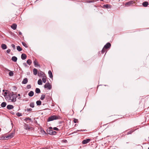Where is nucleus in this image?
<instances>
[{"label":"nucleus","instance_id":"1","mask_svg":"<svg viewBox=\"0 0 149 149\" xmlns=\"http://www.w3.org/2000/svg\"><path fill=\"white\" fill-rule=\"evenodd\" d=\"M8 96L9 98V100L11 101L15 102L16 101L17 95L15 94H14L13 92H12L10 94L8 95Z\"/></svg>","mask_w":149,"mask_h":149},{"label":"nucleus","instance_id":"2","mask_svg":"<svg viewBox=\"0 0 149 149\" xmlns=\"http://www.w3.org/2000/svg\"><path fill=\"white\" fill-rule=\"evenodd\" d=\"M61 117L59 116L52 115L49 117L47 119V121L49 122L54 120L61 119Z\"/></svg>","mask_w":149,"mask_h":149},{"label":"nucleus","instance_id":"3","mask_svg":"<svg viewBox=\"0 0 149 149\" xmlns=\"http://www.w3.org/2000/svg\"><path fill=\"white\" fill-rule=\"evenodd\" d=\"M47 133L51 135H55L56 134V132L53 131V128L52 127H50L47 129L46 130Z\"/></svg>","mask_w":149,"mask_h":149},{"label":"nucleus","instance_id":"4","mask_svg":"<svg viewBox=\"0 0 149 149\" xmlns=\"http://www.w3.org/2000/svg\"><path fill=\"white\" fill-rule=\"evenodd\" d=\"M130 130V129H128V130H127L124 131L123 133H122V134H123V135L124 134H125V135L131 134H132V133H133L135 131L134 130H131L130 131H129L127 132V133H126L127 131H129Z\"/></svg>","mask_w":149,"mask_h":149},{"label":"nucleus","instance_id":"5","mask_svg":"<svg viewBox=\"0 0 149 149\" xmlns=\"http://www.w3.org/2000/svg\"><path fill=\"white\" fill-rule=\"evenodd\" d=\"M24 128L26 130H33V127H30L28 124L26 123L24 124Z\"/></svg>","mask_w":149,"mask_h":149},{"label":"nucleus","instance_id":"6","mask_svg":"<svg viewBox=\"0 0 149 149\" xmlns=\"http://www.w3.org/2000/svg\"><path fill=\"white\" fill-rule=\"evenodd\" d=\"M44 87L45 88H47L49 90H50L52 88V86L50 85V83L49 82H47L45 84L44 86Z\"/></svg>","mask_w":149,"mask_h":149},{"label":"nucleus","instance_id":"7","mask_svg":"<svg viewBox=\"0 0 149 149\" xmlns=\"http://www.w3.org/2000/svg\"><path fill=\"white\" fill-rule=\"evenodd\" d=\"M38 75L39 77H43L46 76V75L45 73L41 71H40L38 72Z\"/></svg>","mask_w":149,"mask_h":149},{"label":"nucleus","instance_id":"8","mask_svg":"<svg viewBox=\"0 0 149 149\" xmlns=\"http://www.w3.org/2000/svg\"><path fill=\"white\" fill-rule=\"evenodd\" d=\"M147 99L146 97H140V100L141 101V102H140L139 104H140L141 102L142 103V104H144V103L145 102V100Z\"/></svg>","mask_w":149,"mask_h":149},{"label":"nucleus","instance_id":"9","mask_svg":"<svg viewBox=\"0 0 149 149\" xmlns=\"http://www.w3.org/2000/svg\"><path fill=\"white\" fill-rule=\"evenodd\" d=\"M14 134L13 133H11L8 135L6 136V139H10L12 138L14 136Z\"/></svg>","mask_w":149,"mask_h":149},{"label":"nucleus","instance_id":"10","mask_svg":"<svg viewBox=\"0 0 149 149\" xmlns=\"http://www.w3.org/2000/svg\"><path fill=\"white\" fill-rule=\"evenodd\" d=\"M91 140V139H86L83 140L82 142V144H86L88 143Z\"/></svg>","mask_w":149,"mask_h":149},{"label":"nucleus","instance_id":"11","mask_svg":"<svg viewBox=\"0 0 149 149\" xmlns=\"http://www.w3.org/2000/svg\"><path fill=\"white\" fill-rule=\"evenodd\" d=\"M33 63L36 67H40V64L38 63V61L36 59H35L33 61Z\"/></svg>","mask_w":149,"mask_h":149},{"label":"nucleus","instance_id":"12","mask_svg":"<svg viewBox=\"0 0 149 149\" xmlns=\"http://www.w3.org/2000/svg\"><path fill=\"white\" fill-rule=\"evenodd\" d=\"M111 47V44L109 42L107 43L104 46V48L108 49Z\"/></svg>","mask_w":149,"mask_h":149},{"label":"nucleus","instance_id":"13","mask_svg":"<svg viewBox=\"0 0 149 149\" xmlns=\"http://www.w3.org/2000/svg\"><path fill=\"white\" fill-rule=\"evenodd\" d=\"M133 1H130L128 2H127L125 4V6H130L132 5V4H133Z\"/></svg>","mask_w":149,"mask_h":149},{"label":"nucleus","instance_id":"14","mask_svg":"<svg viewBox=\"0 0 149 149\" xmlns=\"http://www.w3.org/2000/svg\"><path fill=\"white\" fill-rule=\"evenodd\" d=\"M17 25L16 24H13L11 26V28L13 30H15L17 28Z\"/></svg>","mask_w":149,"mask_h":149},{"label":"nucleus","instance_id":"15","mask_svg":"<svg viewBox=\"0 0 149 149\" xmlns=\"http://www.w3.org/2000/svg\"><path fill=\"white\" fill-rule=\"evenodd\" d=\"M14 108V106L10 104H9L7 106V108L9 110L11 109Z\"/></svg>","mask_w":149,"mask_h":149},{"label":"nucleus","instance_id":"16","mask_svg":"<svg viewBox=\"0 0 149 149\" xmlns=\"http://www.w3.org/2000/svg\"><path fill=\"white\" fill-rule=\"evenodd\" d=\"M27 56L25 54H22L21 56V58L22 60H24L26 59V58Z\"/></svg>","mask_w":149,"mask_h":149},{"label":"nucleus","instance_id":"17","mask_svg":"<svg viewBox=\"0 0 149 149\" xmlns=\"http://www.w3.org/2000/svg\"><path fill=\"white\" fill-rule=\"evenodd\" d=\"M28 79L26 78L24 79L22 82V84H26L28 82Z\"/></svg>","mask_w":149,"mask_h":149},{"label":"nucleus","instance_id":"18","mask_svg":"<svg viewBox=\"0 0 149 149\" xmlns=\"http://www.w3.org/2000/svg\"><path fill=\"white\" fill-rule=\"evenodd\" d=\"M142 4L144 7H146L149 5V4L147 1H145Z\"/></svg>","mask_w":149,"mask_h":149},{"label":"nucleus","instance_id":"19","mask_svg":"<svg viewBox=\"0 0 149 149\" xmlns=\"http://www.w3.org/2000/svg\"><path fill=\"white\" fill-rule=\"evenodd\" d=\"M1 47L3 49H5L7 48L6 45L4 44H2L1 45Z\"/></svg>","mask_w":149,"mask_h":149},{"label":"nucleus","instance_id":"20","mask_svg":"<svg viewBox=\"0 0 149 149\" xmlns=\"http://www.w3.org/2000/svg\"><path fill=\"white\" fill-rule=\"evenodd\" d=\"M38 70L36 68H34L33 70V72L34 75H36L38 73Z\"/></svg>","mask_w":149,"mask_h":149},{"label":"nucleus","instance_id":"21","mask_svg":"<svg viewBox=\"0 0 149 149\" xmlns=\"http://www.w3.org/2000/svg\"><path fill=\"white\" fill-rule=\"evenodd\" d=\"M48 73L50 78H52L53 77V75L51 71L50 70H49Z\"/></svg>","mask_w":149,"mask_h":149},{"label":"nucleus","instance_id":"22","mask_svg":"<svg viewBox=\"0 0 149 149\" xmlns=\"http://www.w3.org/2000/svg\"><path fill=\"white\" fill-rule=\"evenodd\" d=\"M11 60L15 62L17 61V58L15 56H13L12 57Z\"/></svg>","mask_w":149,"mask_h":149},{"label":"nucleus","instance_id":"23","mask_svg":"<svg viewBox=\"0 0 149 149\" xmlns=\"http://www.w3.org/2000/svg\"><path fill=\"white\" fill-rule=\"evenodd\" d=\"M34 95V92L33 91H31L28 93V95L30 97H32Z\"/></svg>","mask_w":149,"mask_h":149},{"label":"nucleus","instance_id":"24","mask_svg":"<svg viewBox=\"0 0 149 149\" xmlns=\"http://www.w3.org/2000/svg\"><path fill=\"white\" fill-rule=\"evenodd\" d=\"M86 131V129H85V130H77V131H76L72 133V134L75 133H77L78 132H79H79H83V131Z\"/></svg>","mask_w":149,"mask_h":149},{"label":"nucleus","instance_id":"25","mask_svg":"<svg viewBox=\"0 0 149 149\" xmlns=\"http://www.w3.org/2000/svg\"><path fill=\"white\" fill-rule=\"evenodd\" d=\"M104 7L106 8H111V5L109 4H106L103 6Z\"/></svg>","mask_w":149,"mask_h":149},{"label":"nucleus","instance_id":"26","mask_svg":"<svg viewBox=\"0 0 149 149\" xmlns=\"http://www.w3.org/2000/svg\"><path fill=\"white\" fill-rule=\"evenodd\" d=\"M7 104L6 102H3L1 104V106L2 107L4 108L5 107Z\"/></svg>","mask_w":149,"mask_h":149},{"label":"nucleus","instance_id":"27","mask_svg":"<svg viewBox=\"0 0 149 149\" xmlns=\"http://www.w3.org/2000/svg\"><path fill=\"white\" fill-rule=\"evenodd\" d=\"M41 91L40 89L38 88H36L35 89V92L37 93H39Z\"/></svg>","mask_w":149,"mask_h":149},{"label":"nucleus","instance_id":"28","mask_svg":"<svg viewBox=\"0 0 149 149\" xmlns=\"http://www.w3.org/2000/svg\"><path fill=\"white\" fill-rule=\"evenodd\" d=\"M27 63L29 65H30L32 63V61L30 59L26 61Z\"/></svg>","mask_w":149,"mask_h":149},{"label":"nucleus","instance_id":"29","mask_svg":"<svg viewBox=\"0 0 149 149\" xmlns=\"http://www.w3.org/2000/svg\"><path fill=\"white\" fill-rule=\"evenodd\" d=\"M38 84L39 85H42V82L41 79H39L38 81Z\"/></svg>","mask_w":149,"mask_h":149},{"label":"nucleus","instance_id":"30","mask_svg":"<svg viewBox=\"0 0 149 149\" xmlns=\"http://www.w3.org/2000/svg\"><path fill=\"white\" fill-rule=\"evenodd\" d=\"M42 79L43 83H45L46 81L47 77L46 76H45L44 77H42Z\"/></svg>","mask_w":149,"mask_h":149},{"label":"nucleus","instance_id":"31","mask_svg":"<svg viewBox=\"0 0 149 149\" xmlns=\"http://www.w3.org/2000/svg\"><path fill=\"white\" fill-rule=\"evenodd\" d=\"M17 49L19 52H20L22 50L21 47L19 46H18L17 47Z\"/></svg>","mask_w":149,"mask_h":149},{"label":"nucleus","instance_id":"32","mask_svg":"<svg viewBox=\"0 0 149 149\" xmlns=\"http://www.w3.org/2000/svg\"><path fill=\"white\" fill-rule=\"evenodd\" d=\"M41 101L39 100L38 101H37L36 102V103L37 105H40L41 104Z\"/></svg>","mask_w":149,"mask_h":149},{"label":"nucleus","instance_id":"33","mask_svg":"<svg viewBox=\"0 0 149 149\" xmlns=\"http://www.w3.org/2000/svg\"><path fill=\"white\" fill-rule=\"evenodd\" d=\"M24 120L26 122L28 120H29L31 122H32V121L31 119V118H29V117H28V118H25L24 119Z\"/></svg>","mask_w":149,"mask_h":149},{"label":"nucleus","instance_id":"34","mask_svg":"<svg viewBox=\"0 0 149 149\" xmlns=\"http://www.w3.org/2000/svg\"><path fill=\"white\" fill-rule=\"evenodd\" d=\"M29 106L32 108H33L34 107V103L33 102H31L30 103Z\"/></svg>","mask_w":149,"mask_h":149},{"label":"nucleus","instance_id":"35","mask_svg":"<svg viewBox=\"0 0 149 149\" xmlns=\"http://www.w3.org/2000/svg\"><path fill=\"white\" fill-rule=\"evenodd\" d=\"M45 95L44 94H42L41 95L40 99L41 100H43L45 97Z\"/></svg>","mask_w":149,"mask_h":149},{"label":"nucleus","instance_id":"36","mask_svg":"<svg viewBox=\"0 0 149 149\" xmlns=\"http://www.w3.org/2000/svg\"><path fill=\"white\" fill-rule=\"evenodd\" d=\"M6 139V136H2L0 137V140H7V139Z\"/></svg>","mask_w":149,"mask_h":149},{"label":"nucleus","instance_id":"37","mask_svg":"<svg viewBox=\"0 0 149 149\" xmlns=\"http://www.w3.org/2000/svg\"><path fill=\"white\" fill-rule=\"evenodd\" d=\"M14 75V73L13 71H10L9 73V75L10 76H12Z\"/></svg>","mask_w":149,"mask_h":149},{"label":"nucleus","instance_id":"38","mask_svg":"<svg viewBox=\"0 0 149 149\" xmlns=\"http://www.w3.org/2000/svg\"><path fill=\"white\" fill-rule=\"evenodd\" d=\"M22 45L25 47L27 48L28 47V46L26 43L24 42H22Z\"/></svg>","mask_w":149,"mask_h":149},{"label":"nucleus","instance_id":"39","mask_svg":"<svg viewBox=\"0 0 149 149\" xmlns=\"http://www.w3.org/2000/svg\"><path fill=\"white\" fill-rule=\"evenodd\" d=\"M106 49L105 48H104V47L103 48L102 51H101V53L102 54H103L104 53L106 52Z\"/></svg>","mask_w":149,"mask_h":149},{"label":"nucleus","instance_id":"40","mask_svg":"<svg viewBox=\"0 0 149 149\" xmlns=\"http://www.w3.org/2000/svg\"><path fill=\"white\" fill-rule=\"evenodd\" d=\"M16 115L18 117H20L22 116V114L21 113L17 112L16 113Z\"/></svg>","mask_w":149,"mask_h":149},{"label":"nucleus","instance_id":"41","mask_svg":"<svg viewBox=\"0 0 149 149\" xmlns=\"http://www.w3.org/2000/svg\"><path fill=\"white\" fill-rule=\"evenodd\" d=\"M73 122L74 123H76L78 122V120L76 118H74Z\"/></svg>","mask_w":149,"mask_h":149},{"label":"nucleus","instance_id":"42","mask_svg":"<svg viewBox=\"0 0 149 149\" xmlns=\"http://www.w3.org/2000/svg\"><path fill=\"white\" fill-rule=\"evenodd\" d=\"M11 46L13 47V48L14 50H15V48H16L15 46V45L14 44H12L11 45Z\"/></svg>","mask_w":149,"mask_h":149},{"label":"nucleus","instance_id":"43","mask_svg":"<svg viewBox=\"0 0 149 149\" xmlns=\"http://www.w3.org/2000/svg\"><path fill=\"white\" fill-rule=\"evenodd\" d=\"M31 88V86L30 84L26 86L27 89H29Z\"/></svg>","mask_w":149,"mask_h":149},{"label":"nucleus","instance_id":"44","mask_svg":"<svg viewBox=\"0 0 149 149\" xmlns=\"http://www.w3.org/2000/svg\"><path fill=\"white\" fill-rule=\"evenodd\" d=\"M3 95L5 97H6V96H7V92H4V93H3Z\"/></svg>","mask_w":149,"mask_h":149},{"label":"nucleus","instance_id":"45","mask_svg":"<svg viewBox=\"0 0 149 149\" xmlns=\"http://www.w3.org/2000/svg\"><path fill=\"white\" fill-rule=\"evenodd\" d=\"M26 110L28 111H31L32 110V109L31 108H27L26 109Z\"/></svg>","mask_w":149,"mask_h":149},{"label":"nucleus","instance_id":"46","mask_svg":"<svg viewBox=\"0 0 149 149\" xmlns=\"http://www.w3.org/2000/svg\"><path fill=\"white\" fill-rule=\"evenodd\" d=\"M94 2V0H91L88 1H87L88 3H93Z\"/></svg>","mask_w":149,"mask_h":149},{"label":"nucleus","instance_id":"47","mask_svg":"<svg viewBox=\"0 0 149 149\" xmlns=\"http://www.w3.org/2000/svg\"><path fill=\"white\" fill-rule=\"evenodd\" d=\"M53 130H56V131H58L59 130V129L56 127H54L53 128Z\"/></svg>","mask_w":149,"mask_h":149},{"label":"nucleus","instance_id":"48","mask_svg":"<svg viewBox=\"0 0 149 149\" xmlns=\"http://www.w3.org/2000/svg\"><path fill=\"white\" fill-rule=\"evenodd\" d=\"M62 141L65 143H66L67 142V140L66 139H63L62 140Z\"/></svg>","mask_w":149,"mask_h":149},{"label":"nucleus","instance_id":"49","mask_svg":"<svg viewBox=\"0 0 149 149\" xmlns=\"http://www.w3.org/2000/svg\"><path fill=\"white\" fill-rule=\"evenodd\" d=\"M10 52V49H8L7 50L6 52L8 53H9Z\"/></svg>","mask_w":149,"mask_h":149},{"label":"nucleus","instance_id":"50","mask_svg":"<svg viewBox=\"0 0 149 149\" xmlns=\"http://www.w3.org/2000/svg\"><path fill=\"white\" fill-rule=\"evenodd\" d=\"M23 64L25 67L28 66L27 64L25 63H23Z\"/></svg>","mask_w":149,"mask_h":149},{"label":"nucleus","instance_id":"51","mask_svg":"<svg viewBox=\"0 0 149 149\" xmlns=\"http://www.w3.org/2000/svg\"><path fill=\"white\" fill-rule=\"evenodd\" d=\"M10 113L13 115H14L15 114V113L13 111H11Z\"/></svg>","mask_w":149,"mask_h":149},{"label":"nucleus","instance_id":"52","mask_svg":"<svg viewBox=\"0 0 149 149\" xmlns=\"http://www.w3.org/2000/svg\"><path fill=\"white\" fill-rule=\"evenodd\" d=\"M19 35H21L22 34V33L20 31H19Z\"/></svg>","mask_w":149,"mask_h":149},{"label":"nucleus","instance_id":"53","mask_svg":"<svg viewBox=\"0 0 149 149\" xmlns=\"http://www.w3.org/2000/svg\"><path fill=\"white\" fill-rule=\"evenodd\" d=\"M43 132H44V133H45V134L46 133V132H45V131L43 130Z\"/></svg>","mask_w":149,"mask_h":149},{"label":"nucleus","instance_id":"54","mask_svg":"<svg viewBox=\"0 0 149 149\" xmlns=\"http://www.w3.org/2000/svg\"><path fill=\"white\" fill-rule=\"evenodd\" d=\"M18 96H20V94H18Z\"/></svg>","mask_w":149,"mask_h":149},{"label":"nucleus","instance_id":"55","mask_svg":"<svg viewBox=\"0 0 149 149\" xmlns=\"http://www.w3.org/2000/svg\"><path fill=\"white\" fill-rule=\"evenodd\" d=\"M14 87L15 88V89H16V88L15 86H14Z\"/></svg>","mask_w":149,"mask_h":149},{"label":"nucleus","instance_id":"56","mask_svg":"<svg viewBox=\"0 0 149 149\" xmlns=\"http://www.w3.org/2000/svg\"><path fill=\"white\" fill-rule=\"evenodd\" d=\"M20 99V97H19L18 98V99Z\"/></svg>","mask_w":149,"mask_h":149},{"label":"nucleus","instance_id":"57","mask_svg":"<svg viewBox=\"0 0 149 149\" xmlns=\"http://www.w3.org/2000/svg\"><path fill=\"white\" fill-rule=\"evenodd\" d=\"M44 149H47L46 148H44Z\"/></svg>","mask_w":149,"mask_h":149},{"label":"nucleus","instance_id":"58","mask_svg":"<svg viewBox=\"0 0 149 149\" xmlns=\"http://www.w3.org/2000/svg\"><path fill=\"white\" fill-rule=\"evenodd\" d=\"M4 91H5V90H3V92H4Z\"/></svg>","mask_w":149,"mask_h":149},{"label":"nucleus","instance_id":"59","mask_svg":"<svg viewBox=\"0 0 149 149\" xmlns=\"http://www.w3.org/2000/svg\"><path fill=\"white\" fill-rule=\"evenodd\" d=\"M148 149H149V147L148 148Z\"/></svg>","mask_w":149,"mask_h":149}]
</instances>
